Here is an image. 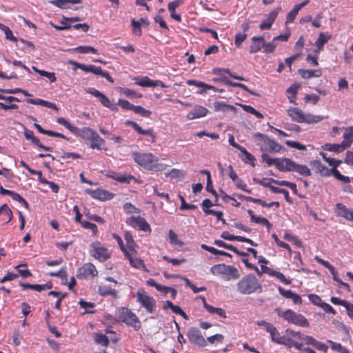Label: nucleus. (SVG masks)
<instances>
[{
    "mask_svg": "<svg viewBox=\"0 0 353 353\" xmlns=\"http://www.w3.org/2000/svg\"><path fill=\"white\" fill-rule=\"evenodd\" d=\"M236 285L238 291L242 294L261 293L263 291L261 283L253 274L244 276Z\"/></svg>",
    "mask_w": 353,
    "mask_h": 353,
    "instance_id": "f257e3e1",
    "label": "nucleus"
},
{
    "mask_svg": "<svg viewBox=\"0 0 353 353\" xmlns=\"http://www.w3.org/2000/svg\"><path fill=\"white\" fill-rule=\"evenodd\" d=\"M336 208L339 216L353 221V210L347 208L342 203H337L336 205Z\"/></svg>",
    "mask_w": 353,
    "mask_h": 353,
    "instance_id": "6ab92c4d",
    "label": "nucleus"
},
{
    "mask_svg": "<svg viewBox=\"0 0 353 353\" xmlns=\"http://www.w3.org/2000/svg\"><path fill=\"white\" fill-rule=\"evenodd\" d=\"M299 10L294 6L293 9L289 12L286 16V23H292L295 19L296 15L298 14Z\"/></svg>",
    "mask_w": 353,
    "mask_h": 353,
    "instance_id": "6e6d98bb",
    "label": "nucleus"
},
{
    "mask_svg": "<svg viewBox=\"0 0 353 353\" xmlns=\"http://www.w3.org/2000/svg\"><path fill=\"white\" fill-rule=\"evenodd\" d=\"M286 160H291L288 158L279 159L278 163H276V168L281 172H290L288 170H285L286 168H290V165H288Z\"/></svg>",
    "mask_w": 353,
    "mask_h": 353,
    "instance_id": "8fccbe9b",
    "label": "nucleus"
},
{
    "mask_svg": "<svg viewBox=\"0 0 353 353\" xmlns=\"http://www.w3.org/2000/svg\"><path fill=\"white\" fill-rule=\"evenodd\" d=\"M310 165L316 170L322 176H329L330 169L323 165L319 160H314L310 161Z\"/></svg>",
    "mask_w": 353,
    "mask_h": 353,
    "instance_id": "aec40b11",
    "label": "nucleus"
},
{
    "mask_svg": "<svg viewBox=\"0 0 353 353\" xmlns=\"http://www.w3.org/2000/svg\"><path fill=\"white\" fill-rule=\"evenodd\" d=\"M49 274L52 276H57V278H61L63 284H65L67 283L68 274L64 268H61L58 272H50Z\"/></svg>",
    "mask_w": 353,
    "mask_h": 353,
    "instance_id": "a18cd8bd",
    "label": "nucleus"
},
{
    "mask_svg": "<svg viewBox=\"0 0 353 353\" xmlns=\"http://www.w3.org/2000/svg\"><path fill=\"white\" fill-rule=\"evenodd\" d=\"M264 39L263 36L252 37L251 39L252 43L250 46V53L254 54L260 51L263 48V46H264Z\"/></svg>",
    "mask_w": 353,
    "mask_h": 353,
    "instance_id": "f3484780",
    "label": "nucleus"
},
{
    "mask_svg": "<svg viewBox=\"0 0 353 353\" xmlns=\"http://www.w3.org/2000/svg\"><path fill=\"white\" fill-rule=\"evenodd\" d=\"M123 93L128 97L130 98H141L142 97L141 94H138L136 91L134 90H131L129 88H124L123 90Z\"/></svg>",
    "mask_w": 353,
    "mask_h": 353,
    "instance_id": "e2e57ef3",
    "label": "nucleus"
},
{
    "mask_svg": "<svg viewBox=\"0 0 353 353\" xmlns=\"http://www.w3.org/2000/svg\"><path fill=\"white\" fill-rule=\"evenodd\" d=\"M272 276L276 277L278 279H279L282 283H285V285H289L291 283V281L290 279H288L285 278V275L280 272L274 270L272 273Z\"/></svg>",
    "mask_w": 353,
    "mask_h": 353,
    "instance_id": "13d9d810",
    "label": "nucleus"
},
{
    "mask_svg": "<svg viewBox=\"0 0 353 353\" xmlns=\"http://www.w3.org/2000/svg\"><path fill=\"white\" fill-rule=\"evenodd\" d=\"M309 300L315 305L321 307L324 301H322L321 298L316 294H309L308 295Z\"/></svg>",
    "mask_w": 353,
    "mask_h": 353,
    "instance_id": "052dcab7",
    "label": "nucleus"
},
{
    "mask_svg": "<svg viewBox=\"0 0 353 353\" xmlns=\"http://www.w3.org/2000/svg\"><path fill=\"white\" fill-rule=\"evenodd\" d=\"M270 336L272 341L281 345L284 343L283 341L285 339V336H281L276 329V331L274 332V334H270Z\"/></svg>",
    "mask_w": 353,
    "mask_h": 353,
    "instance_id": "680f3d73",
    "label": "nucleus"
},
{
    "mask_svg": "<svg viewBox=\"0 0 353 353\" xmlns=\"http://www.w3.org/2000/svg\"><path fill=\"white\" fill-rule=\"evenodd\" d=\"M94 341L101 344L103 346L107 347L109 345V339L108 338L102 334H96L94 335Z\"/></svg>",
    "mask_w": 353,
    "mask_h": 353,
    "instance_id": "de8ad7c7",
    "label": "nucleus"
},
{
    "mask_svg": "<svg viewBox=\"0 0 353 353\" xmlns=\"http://www.w3.org/2000/svg\"><path fill=\"white\" fill-rule=\"evenodd\" d=\"M285 144L289 147L294 148L301 150L306 149V147L304 145H302V144L299 143V142H296V141H293L287 140L285 141Z\"/></svg>",
    "mask_w": 353,
    "mask_h": 353,
    "instance_id": "69168bd1",
    "label": "nucleus"
},
{
    "mask_svg": "<svg viewBox=\"0 0 353 353\" xmlns=\"http://www.w3.org/2000/svg\"><path fill=\"white\" fill-rule=\"evenodd\" d=\"M206 310L211 314H216L221 317L226 318L225 311L219 307H214L210 305H207Z\"/></svg>",
    "mask_w": 353,
    "mask_h": 353,
    "instance_id": "a19ab883",
    "label": "nucleus"
},
{
    "mask_svg": "<svg viewBox=\"0 0 353 353\" xmlns=\"http://www.w3.org/2000/svg\"><path fill=\"white\" fill-rule=\"evenodd\" d=\"M80 224L83 228L85 229L92 230L94 234H96L98 232L97 227L94 223L86 221H83L80 222Z\"/></svg>",
    "mask_w": 353,
    "mask_h": 353,
    "instance_id": "bf43d9fd",
    "label": "nucleus"
},
{
    "mask_svg": "<svg viewBox=\"0 0 353 353\" xmlns=\"http://www.w3.org/2000/svg\"><path fill=\"white\" fill-rule=\"evenodd\" d=\"M208 112V110L201 105H195L194 109L190 111L187 117L188 119H194L205 117Z\"/></svg>",
    "mask_w": 353,
    "mask_h": 353,
    "instance_id": "a211bd4d",
    "label": "nucleus"
},
{
    "mask_svg": "<svg viewBox=\"0 0 353 353\" xmlns=\"http://www.w3.org/2000/svg\"><path fill=\"white\" fill-rule=\"evenodd\" d=\"M299 74L303 79H310L312 77H320L322 75L321 70H305L299 69Z\"/></svg>",
    "mask_w": 353,
    "mask_h": 353,
    "instance_id": "a878e982",
    "label": "nucleus"
},
{
    "mask_svg": "<svg viewBox=\"0 0 353 353\" xmlns=\"http://www.w3.org/2000/svg\"><path fill=\"white\" fill-rule=\"evenodd\" d=\"M124 123L125 125L132 127L140 134L150 136L152 142H156V134L154 133L152 129L143 130L138 123L130 120H126Z\"/></svg>",
    "mask_w": 353,
    "mask_h": 353,
    "instance_id": "ddd939ff",
    "label": "nucleus"
},
{
    "mask_svg": "<svg viewBox=\"0 0 353 353\" xmlns=\"http://www.w3.org/2000/svg\"><path fill=\"white\" fill-rule=\"evenodd\" d=\"M32 69L41 76L47 77L51 83L55 82L57 80L54 72H50L46 70H39L35 66H32Z\"/></svg>",
    "mask_w": 353,
    "mask_h": 353,
    "instance_id": "f704fd0d",
    "label": "nucleus"
},
{
    "mask_svg": "<svg viewBox=\"0 0 353 353\" xmlns=\"http://www.w3.org/2000/svg\"><path fill=\"white\" fill-rule=\"evenodd\" d=\"M327 118L328 116L314 115L310 113H305L303 123H306L308 124L316 123Z\"/></svg>",
    "mask_w": 353,
    "mask_h": 353,
    "instance_id": "cd10ccee",
    "label": "nucleus"
},
{
    "mask_svg": "<svg viewBox=\"0 0 353 353\" xmlns=\"http://www.w3.org/2000/svg\"><path fill=\"white\" fill-rule=\"evenodd\" d=\"M283 342L284 343H283V345L288 346L290 348L292 347H294L296 350H301L303 346L302 343H297L291 338L285 337Z\"/></svg>",
    "mask_w": 353,
    "mask_h": 353,
    "instance_id": "09e8293b",
    "label": "nucleus"
},
{
    "mask_svg": "<svg viewBox=\"0 0 353 353\" xmlns=\"http://www.w3.org/2000/svg\"><path fill=\"white\" fill-rule=\"evenodd\" d=\"M118 312V317L120 321L128 325L132 326L135 330H139L141 328V321L130 309L123 307L119 309Z\"/></svg>",
    "mask_w": 353,
    "mask_h": 353,
    "instance_id": "f03ea898",
    "label": "nucleus"
},
{
    "mask_svg": "<svg viewBox=\"0 0 353 353\" xmlns=\"http://www.w3.org/2000/svg\"><path fill=\"white\" fill-rule=\"evenodd\" d=\"M283 318L290 323L301 327H307L310 326L309 321L303 315L301 314H297L290 309L285 311V313L283 315Z\"/></svg>",
    "mask_w": 353,
    "mask_h": 353,
    "instance_id": "39448f33",
    "label": "nucleus"
},
{
    "mask_svg": "<svg viewBox=\"0 0 353 353\" xmlns=\"http://www.w3.org/2000/svg\"><path fill=\"white\" fill-rule=\"evenodd\" d=\"M264 46H263V52L266 54L272 53L274 52L276 48V45L274 44V41L272 40L271 42H266L264 40L263 42Z\"/></svg>",
    "mask_w": 353,
    "mask_h": 353,
    "instance_id": "3c124183",
    "label": "nucleus"
},
{
    "mask_svg": "<svg viewBox=\"0 0 353 353\" xmlns=\"http://www.w3.org/2000/svg\"><path fill=\"white\" fill-rule=\"evenodd\" d=\"M118 105H120L124 110H129L133 111L134 105L130 103L128 100L119 99Z\"/></svg>",
    "mask_w": 353,
    "mask_h": 353,
    "instance_id": "4d7b16f0",
    "label": "nucleus"
},
{
    "mask_svg": "<svg viewBox=\"0 0 353 353\" xmlns=\"http://www.w3.org/2000/svg\"><path fill=\"white\" fill-rule=\"evenodd\" d=\"M261 150L262 151H268L269 152H279L285 149L274 140L268 138L266 139V142L264 143V145L261 147Z\"/></svg>",
    "mask_w": 353,
    "mask_h": 353,
    "instance_id": "2eb2a0df",
    "label": "nucleus"
},
{
    "mask_svg": "<svg viewBox=\"0 0 353 353\" xmlns=\"http://www.w3.org/2000/svg\"><path fill=\"white\" fill-rule=\"evenodd\" d=\"M123 209L125 210L127 214H132V213H139L140 210L136 208L131 203H125L123 205Z\"/></svg>",
    "mask_w": 353,
    "mask_h": 353,
    "instance_id": "864d4df0",
    "label": "nucleus"
},
{
    "mask_svg": "<svg viewBox=\"0 0 353 353\" xmlns=\"http://www.w3.org/2000/svg\"><path fill=\"white\" fill-rule=\"evenodd\" d=\"M281 10V7L276 8L274 10L270 12L268 16V18L265 21H263L260 25L259 28L261 30H269L271 28L272 25L276 20L278 14Z\"/></svg>",
    "mask_w": 353,
    "mask_h": 353,
    "instance_id": "4468645a",
    "label": "nucleus"
},
{
    "mask_svg": "<svg viewBox=\"0 0 353 353\" xmlns=\"http://www.w3.org/2000/svg\"><path fill=\"white\" fill-rule=\"evenodd\" d=\"M99 293L101 296H105L107 295H111L114 298L117 296V292L114 289L108 285H103L99 287Z\"/></svg>",
    "mask_w": 353,
    "mask_h": 353,
    "instance_id": "2f4dec72",
    "label": "nucleus"
},
{
    "mask_svg": "<svg viewBox=\"0 0 353 353\" xmlns=\"http://www.w3.org/2000/svg\"><path fill=\"white\" fill-rule=\"evenodd\" d=\"M214 108L215 111H223L225 112L227 110H230L233 111L234 113L236 112V108L232 105L225 104V103H221L219 101H215L214 103Z\"/></svg>",
    "mask_w": 353,
    "mask_h": 353,
    "instance_id": "473e14b6",
    "label": "nucleus"
},
{
    "mask_svg": "<svg viewBox=\"0 0 353 353\" xmlns=\"http://www.w3.org/2000/svg\"><path fill=\"white\" fill-rule=\"evenodd\" d=\"M137 301L145 308L148 312L152 313L155 307L156 301L152 296L146 294L143 291H138L137 293Z\"/></svg>",
    "mask_w": 353,
    "mask_h": 353,
    "instance_id": "0eeeda50",
    "label": "nucleus"
},
{
    "mask_svg": "<svg viewBox=\"0 0 353 353\" xmlns=\"http://www.w3.org/2000/svg\"><path fill=\"white\" fill-rule=\"evenodd\" d=\"M26 102L30 104L47 107L57 111L59 110L55 103L41 99H27Z\"/></svg>",
    "mask_w": 353,
    "mask_h": 353,
    "instance_id": "412c9836",
    "label": "nucleus"
},
{
    "mask_svg": "<svg viewBox=\"0 0 353 353\" xmlns=\"http://www.w3.org/2000/svg\"><path fill=\"white\" fill-rule=\"evenodd\" d=\"M86 192L92 198L100 201L110 200L114 196V194L111 193L110 192L100 188H97L95 190L92 189H87Z\"/></svg>",
    "mask_w": 353,
    "mask_h": 353,
    "instance_id": "9b49d317",
    "label": "nucleus"
},
{
    "mask_svg": "<svg viewBox=\"0 0 353 353\" xmlns=\"http://www.w3.org/2000/svg\"><path fill=\"white\" fill-rule=\"evenodd\" d=\"M190 341L201 347H205L207 345L206 341L197 327H190L187 333Z\"/></svg>",
    "mask_w": 353,
    "mask_h": 353,
    "instance_id": "1a4fd4ad",
    "label": "nucleus"
},
{
    "mask_svg": "<svg viewBox=\"0 0 353 353\" xmlns=\"http://www.w3.org/2000/svg\"><path fill=\"white\" fill-rule=\"evenodd\" d=\"M343 141L341 143L346 148L350 147L353 142V126H350L345 129V132L343 134Z\"/></svg>",
    "mask_w": 353,
    "mask_h": 353,
    "instance_id": "bb28decb",
    "label": "nucleus"
},
{
    "mask_svg": "<svg viewBox=\"0 0 353 353\" xmlns=\"http://www.w3.org/2000/svg\"><path fill=\"white\" fill-rule=\"evenodd\" d=\"M86 92L98 98L102 105L105 107L112 108L111 101L100 91L96 90L95 88H90L86 90Z\"/></svg>",
    "mask_w": 353,
    "mask_h": 353,
    "instance_id": "dca6fc26",
    "label": "nucleus"
},
{
    "mask_svg": "<svg viewBox=\"0 0 353 353\" xmlns=\"http://www.w3.org/2000/svg\"><path fill=\"white\" fill-rule=\"evenodd\" d=\"M286 162L290 168H286L285 170L296 172L302 176H310L312 175L310 170L306 165L298 164L292 160H286Z\"/></svg>",
    "mask_w": 353,
    "mask_h": 353,
    "instance_id": "9d476101",
    "label": "nucleus"
},
{
    "mask_svg": "<svg viewBox=\"0 0 353 353\" xmlns=\"http://www.w3.org/2000/svg\"><path fill=\"white\" fill-rule=\"evenodd\" d=\"M130 263L132 267L136 268H140V267H145L143 261L138 258H130Z\"/></svg>",
    "mask_w": 353,
    "mask_h": 353,
    "instance_id": "338daca9",
    "label": "nucleus"
},
{
    "mask_svg": "<svg viewBox=\"0 0 353 353\" xmlns=\"http://www.w3.org/2000/svg\"><path fill=\"white\" fill-rule=\"evenodd\" d=\"M73 50L78 53H81V54H86V53H89V52H92L94 54L97 53V50L92 46H78V47L74 48Z\"/></svg>",
    "mask_w": 353,
    "mask_h": 353,
    "instance_id": "49530a36",
    "label": "nucleus"
},
{
    "mask_svg": "<svg viewBox=\"0 0 353 353\" xmlns=\"http://www.w3.org/2000/svg\"><path fill=\"white\" fill-rule=\"evenodd\" d=\"M115 180L121 183L129 184L132 180H135V178L130 174L127 175L125 174L118 173Z\"/></svg>",
    "mask_w": 353,
    "mask_h": 353,
    "instance_id": "58836bf2",
    "label": "nucleus"
},
{
    "mask_svg": "<svg viewBox=\"0 0 353 353\" xmlns=\"http://www.w3.org/2000/svg\"><path fill=\"white\" fill-rule=\"evenodd\" d=\"M133 112L145 118L150 117L152 114V112L150 110H146L140 105H135Z\"/></svg>",
    "mask_w": 353,
    "mask_h": 353,
    "instance_id": "79ce46f5",
    "label": "nucleus"
},
{
    "mask_svg": "<svg viewBox=\"0 0 353 353\" xmlns=\"http://www.w3.org/2000/svg\"><path fill=\"white\" fill-rule=\"evenodd\" d=\"M210 271L213 274H224L227 276L225 277V280L230 279H237L240 277V274L234 266L225 265V263H221L213 265L210 268Z\"/></svg>",
    "mask_w": 353,
    "mask_h": 353,
    "instance_id": "7ed1b4c3",
    "label": "nucleus"
},
{
    "mask_svg": "<svg viewBox=\"0 0 353 353\" xmlns=\"http://www.w3.org/2000/svg\"><path fill=\"white\" fill-rule=\"evenodd\" d=\"M91 250L90 251V255L97 259L101 262L107 261L110 254L108 253V250L99 242H94L91 245Z\"/></svg>",
    "mask_w": 353,
    "mask_h": 353,
    "instance_id": "423d86ee",
    "label": "nucleus"
},
{
    "mask_svg": "<svg viewBox=\"0 0 353 353\" xmlns=\"http://www.w3.org/2000/svg\"><path fill=\"white\" fill-rule=\"evenodd\" d=\"M0 214H5L8 216V222H10L12 219V212L7 204H3L0 207Z\"/></svg>",
    "mask_w": 353,
    "mask_h": 353,
    "instance_id": "0e129e2a",
    "label": "nucleus"
},
{
    "mask_svg": "<svg viewBox=\"0 0 353 353\" xmlns=\"http://www.w3.org/2000/svg\"><path fill=\"white\" fill-rule=\"evenodd\" d=\"M19 285L22 288L23 290L30 289V290H36L37 292H41L43 290V288L42 286H41L40 284H30L28 283H24L22 281H20Z\"/></svg>",
    "mask_w": 353,
    "mask_h": 353,
    "instance_id": "37998d69",
    "label": "nucleus"
},
{
    "mask_svg": "<svg viewBox=\"0 0 353 353\" xmlns=\"http://www.w3.org/2000/svg\"><path fill=\"white\" fill-rule=\"evenodd\" d=\"M124 239L126 241L128 248L131 251H134L135 249L136 243L133 239V236L131 232H125Z\"/></svg>",
    "mask_w": 353,
    "mask_h": 353,
    "instance_id": "ea45409f",
    "label": "nucleus"
},
{
    "mask_svg": "<svg viewBox=\"0 0 353 353\" xmlns=\"http://www.w3.org/2000/svg\"><path fill=\"white\" fill-rule=\"evenodd\" d=\"M240 152L244 156V158L242 159V160L245 163H250L252 167H254V161L256 160L254 156L252 155L251 153L248 152L244 147L240 150Z\"/></svg>",
    "mask_w": 353,
    "mask_h": 353,
    "instance_id": "c9c22d12",
    "label": "nucleus"
},
{
    "mask_svg": "<svg viewBox=\"0 0 353 353\" xmlns=\"http://www.w3.org/2000/svg\"><path fill=\"white\" fill-rule=\"evenodd\" d=\"M299 88L300 85L294 83L287 89L286 92L289 94H291L292 97L295 98Z\"/></svg>",
    "mask_w": 353,
    "mask_h": 353,
    "instance_id": "774afa93",
    "label": "nucleus"
},
{
    "mask_svg": "<svg viewBox=\"0 0 353 353\" xmlns=\"http://www.w3.org/2000/svg\"><path fill=\"white\" fill-rule=\"evenodd\" d=\"M97 274L98 271L95 266L91 263H88L78 269L77 277L79 279H88L89 277H94Z\"/></svg>",
    "mask_w": 353,
    "mask_h": 353,
    "instance_id": "6e6552de",
    "label": "nucleus"
},
{
    "mask_svg": "<svg viewBox=\"0 0 353 353\" xmlns=\"http://www.w3.org/2000/svg\"><path fill=\"white\" fill-rule=\"evenodd\" d=\"M214 244L219 247H221V248H225L227 250H231L239 256H248V254L247 252L239 251L234 245H230V244H227L226 243H225L224 241H223L221 240H215Z\"/></svg>",
    "mask_w": 353,
    "mask_h": 353,
    "instance_id": "4be33fe9",
    "label": "nucleus"
},
{
    "mask_svg": "<svg viewBox=\"0 0 353 353\" xmlns=\"http://www.w3.org/2000/svg\"><path fill=\"white\" fill-rule=\"evenodd\" d=\"M90 141V148L92 149H101V145L105 143V140L99 137L98 133L96 132L95 134L92 137Z\"/></svg>",
    "mask_w": 353,
    "mask_h": 353,
    "instance_id": "7c9ffc66",
    "label": "nucleus"
},
{
    "mask_svg": "<svg viewBox=\"0 0 353 353\" xmlns=\"http://www.w3.org/2000/svg\"><path fill=\"white\" fill-rule=\"evenodd\" d=\"M288 114L294 121L297 123L304 122L305 113L299 108H294L288 110Z\"/></svg>",
    "mask_w": 353,
    "mask_h": 353,
    "instance_id": "5701e85b",
    "label": "nucleus"
},
{
    "mask_svg": "<svg viewBox=\"0 0 353 353\" xmlns=\"http://www.w3.org/2000/svg\"><path fill=\"white\" fill-rule=\"evenodd\" d=\"M92 73L97 74V75H100V76L105 78L107 79V81H108L109 82H110L112 83H114V79L110 75V74L108 72L103 71V70L101 67L95 66L93 65Z\"/></svg>",
    "mask_w": 353,
    "mask_h": 353,
    "instance_id": "72a5a7b5",
    "label": "nucleus"
},
{
    "mask_svg": "<svg viewBox=\"0 0 353 353\" xmlns=\"http://www.w3.org/2000/svg\"><path fill=\"white\" fill-rule=\"evenodd\" d=\"M136 84L142 87H154L156 81L151 80L148 77H142L139 81L136 82Z\"/></svg>",
    "mask_w": 353,
    "mask_h": 353,
    "instance_id": "c03bdc74",
    "label": "nucleus"
},
{
    "mask_svg": "<svg viewBox=\"0 0 353 353\" xmlns=\"http://www.w3.org/2000/svg\"><path fill=\"white\" fill-rule=\"evenodd\" d=\"M132 156L134 161L141 166L150 170L157 169V159L152 154L134 152Z\"/></svg>",
    "mask_w": 353,
    "mask_h": 353,
    "instance_id": "20e7f679",
    "label": "nucleus"
},
{
    "mask_svg": "<svg viewBox=\"0 0 353 353\" xmlns=\"http://www.w3.org/2000/svg\"><path fill=\"white\" fill-rule=\"evenodd\" d=\"M127 223L132 225L133 226L137 225L139 227V229L145 232L150 231V225L149 223L146 221V220L139 216H132L130 218H128L127 221Z\"/></svg>",
    "mask_w": 353,
    "mask_h": 353,
    "instance_id": "f8f14e48",
    "label": "nucleus"
},
{
    "mask_svg": "<svg viewBox=\"0 0 353 353\" xmlns=\"http://www.w3.org/2000/svg\"><path fill=\"white\" fill-rule=\"evenodd\" d=\"M187 84L190 85H195L200 88H203L204 89H201L197 91L198 94H203L207 92L206 89H214V86L208 85L202 81H199L197 80L190 79L187 81Z\"/></svg>",
    "mask_w": 353,
    "mask_h": 353,
    "instance_id": "b1692460",
    "label": "nucleus"
},
{
    "mask_svg": "<svg viewBox=\"0 0 353 353\" xmlns=\"http://www.w3.org/2000/svg\"><path fill=\"white\" fill-rule=\"evenodd\" d=\"M247 34L245 33L238 32L235 35L234 44L236 47H241L242 43L246 39Z\"/></svg>",
    "mask_w": 353,
    "mask_h": 353,
    "instance_id": "603ef678",
    "label": "nucleus"
},
{
    "mask_svg": "<svg viewBox=\"0 0 353 353\" xmlns=\"http://www.w3.org/2000/svg\"><path fill=\"white\" fill-rule=\"evenodd\" d=\"M169 241L172 245L182 247L184 243L178 239L177 234L172 230H170L168 232Z\"/></svg>",
    "mask_w": 353,
    "mask_h": 353,
    "instance_id": "4c0bfd02",
    "label": "nucleus"
},
{
    "mask_svg": "<svg viewBox=\"0 0 353 353\" xmlns=\"http://www.w3.org/2000/svg\"><path fill=\"white\" fill-rule=\"evenodd\" d=\"M96 131L90 128L85 127L81 129L78 128L77 133H73L74 135L81 137L83 139L90 140L92 137L95 134Z\"/></svg>",
    "mask_w": 353,
    "mask_h": 353,
    "instance_id": "393cba45",
    "label": "nucleus"
},
{
    "mask_svg": "<svg viewBox=\"0 0 353 353\" xmlns=\"http://www.w3.org/2000/svg\"><path fill=\"white\" fill-rule=\"evenodd\" d=\"M332 36L330 34H326L323 32H320L317 40L315 41V45L319 50L323 49V46L326 43Z\"/></svg>",
    "mask_w": 353,
    "mask_h": 353,
    "instance_id": "c756f323",
    "label": "nucleus"
},
{
    "mask_svg": "<svg viewBox=\"0 0 353 353\" xmlns=\"http://www.w3.org/2000/svg\"><path fill=\"white\" fill-rule=\"evenodd\" d=\"M261 158L263 161L265 162L268 165H275V166L276 167V163H278L279 159H272L266 153H263L261 155Z\"/></svg>",
    "mask_w": 353,
    "mask_h": 353,
    "instance_id": "5fc2aeb1",
    "label": "nucleus"
},
{
    "mask_svg": "<svg viewBox=\"0 0 353 353\" xmlns=\"http://www.w3.org/2000/svg\"><path fill=\"white\" fill-rule=\"evenodd\" d=\"M322 148L324 150L334 152H340L346 149L342 143H326L322 146Z\"/></svg>",
    "mask_w": 353,
    "mask_h": 353,
    "instance_id": "c85d7f7f",
    "label": "nucleus"
},
{
    "mask_svg": "<svg viewBox=\"0 0 353 353\" xmlns=\"http://www.w3.org/2000/svg\"><path fill=\"white\" fill-rule=\"evenodd\" d=\"M57 122L63 125L65 128L69 130L72 133H77L78 132V128L71 125L67 120H65L63 117H59L57 119Z\"/></svg>",
    "mask_w": 353,
    "mask_h": 353,
    "instance_id": "e433bc0d",
    "label": "nucleus"
}]
</instances>
